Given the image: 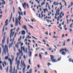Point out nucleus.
<instances>
[{"label":"nucleus","mask_w":73,"mask_h":73,"mask_svg":"<svg viewBox=\"0 0 73 73\" xmlns=\"http://www.w3.org/2000/svg\"><path fill=\"white\" fill-rule=\"evenodd\" d=\"M2 46L3 48V53H4L5 55H6V50L7 54H9V52H8V46H7V44H5V48L3 44Z\"/></svg>","instance_id":"obj_1"},{"label":"nucleus","mask_w":73,"mask_h":73,"mask_svg":"<svg viewBox=\"0 0 73 73\" xmlns=\"http://www.w3.org/2000/svg\"><path fill=\"white\" fill-rule=\"evenodd\" d=\"M8 61L10 62V64L11 65L10 66V69H12V59H11V58H9L8 59Z\"/></svg>","instance_id":"obj_2"},{"label":"nucleus","mask_w":73,"mask_h":73,"mask_svg":"<svg viewBox=\"0 0 73 73\" xmlns=\"http://www.w3.org/2000/svg\"><path fill=\"white\" fill-rule=\"evenodd\" d=\"M63 50H65V52H68V50H66V48H63L61 49L60 50V52H62V51Z\"/></svg>","instance_id":"obj_3"},{"label":"nucleus","mask_w":73,"mask_h":73,"mask_svg":"<svg viewBox=\"0 0 73 73\" xmlns=\"http://www.w3.org/2000/svg\"><path fill=\"white\" fill-rule=\"evenodd\" d=\"M18 51L19 54H21V56H23V53L22 50H20V49H18Z\"/></svg>","instance_id":"obj_4"},{"label":"nucleus","mask_w":73,"mask_h":73,"mask_svg":"<svg viewBox=\"0 0 73 73\" xmlns=\"http://www.w3.org/2000/svg\"><path fill=\"white\" fill-rule=\"evenodd\" d=\"M18 25V19L17 18H16L15 19V26L17 27Z\"/></svg>","instance_id":"obj_5"},{"label":"nucleus","mask_w":73,"mask_h":73,"mask_svg":"<svg viewBox=\"0 0 73 73\" xmlns=\"http://www.w3.org/2000/svg\"><path fill=\"white\" fill-rule=\"evenodd\" d=\"M8 19H7L5 21V25H4V26H5V27H7V26L8 24Z\"/></svg>","instance_id":"obj_6"},{"label":"nucleus","mask_w":73,"mask_h":73,"mask_svg":"<svg viewBox=\"0 0 73 73\" xmlns=\"http://www.w3.org/2000/svg\"><path fill=\"white\" fill-rule=\"evenodd\" d=\"M19 65H20V60H19L17 61V69L18 70L19 69Z\"/></svg>","instance_id":"obj_7"},{"label":"nucleus","mask_w":73,"mask_h":73,"mask_svg":"<svg viewBox=\"0 0 73 73\" xmlns=\"http://www.w3.org/2000/svg\"><path fill=\"white\" fill-rule=\"evenodd\" d=\"M21 50H23L24 52H25V48H24V46H23V47L22 46H21Z\"/></svg>","instance_id":"obj_8"},{"label":"nucleus","mask_w":73,"mask_h":73,"mask_svg":"<svg viewBox=\"0 0 73 73\" xmlns=\"http://www.w3.org/2000/svg\"><path fill=\"white\" fill-rule=\"evenodd\" d=\"M50 56L51 57L50 58L51 61L53 60H54V56H53L52 55H50Z\"/></svg>","instance_id":"obj_9"},{"label":"nucleus","mask_w":73,"mask_h":73,"mask_svg":"<svg viewBox=\"0 0 73 73\" xmlns=\"http://www.w3.org/2000/svg\"><path fill=\"white\" fill-rule=\"evenodd\" d=\"M23 29H25V30H27V27H26V26L25 25H23Z\"/></svg>","instance_id":"obj_10"},{"label":"nucleus","mask_w":73,"mask_h":73,"mask_svg":"<svg viewBox=\"0 0 73 73\" xmlns=\"http://www.w3.org/2000/svg\"><path fill=\"white\" fill-rule=\"evenodd\" d=\"M25 34V31H23L21 32V35H24Z\"/></svg>","instance_id":"obj_11"},{"label":"nucleus","mask_w":73,"mask_h":73,"mask_svg":"<svg viewBox=\"0 0 73 73\" xmlns=\"http://www.w3.org/2000/svg\"><path fill=\"white\" fill-rule=\"evenodd\" d=\"M51 61L53 62H57V60H56V59H54Z\"/></svg>","instance_id":"obj_12"},{"label":"nucleus","mask_w":73,"mask_h":73,"mask_svg":"<svg viewBox=\"0 0 73 73\" xmlns=\"http://www.w3.org/2000/svg\"><path fill=\"white\" fill-rule=\"evenodd\" d=\"M62 55H64V56H65L66 55V53L64 51H62L61 54Z\"/></svg>","instance_id":"obj_13"},{"label":"nucleus","mask_w":73,"mask_h":73,"mask_svg":"<svg viewBox=\"0 0 73 73\" xmlns=\"http://www.w3.org/2000/svg\"><path fill=\"white\" fill-rule=\"evenodd\" d=\"M8 56H5V60H8Z\"/></svg>","instance_id":"obj_14"},{"label":"nucleus","mask_w":73,"mask_h":73,"mask_svg":"<svg viewBox=\"0 0 73 73\" xmlns=\"http://www.w3.org/2000/svg\"><path fill=\"white\" fill-rule=\"evenodd\" d=\"M20 30V28H19V27H18V29H17V34L18 33V31H19Z\"/></svg>","instance_id":"obj_15"},{"label":"nucleus","mask_w":73,"mask_h":73,"mask_svg":"<svg viewBox=\"0 0 73 73\" xmlns=\"http://www.w3.org/2000/svg\"><path fill=\"white\" fill-rule=\"evenodd\" d=\"M0 69L1 70H3V67L1 64H0Z\"/></svg>","instance_id":"obj_16"},{"label":"nucleus","mask_w":73,"mask_h":73,"mask_svg":"<svg viewBox=\"0 0 73 73\" xmlns=\"http://www.w3.org/2000/svg\"><path fill=\"white\" fill-rule=\"evenodd\" d=\"M12 46L11 45V43H10L9 44V48H11V47H12Z\"/></svg>","instance_id":"obj_17"},{"label":"nucleus","mask_w":73,"mask_h":73,"mask_svg":"<svg viewBox=\"0 0 73 73\" xmlns=\"http://www.w3.org/2000/svg\"><path fill=\"white\" fill-rule=\"evenodd\" d=\"M4 42H5V40H2V44L3 45H4Z\"/></svg>","instance_id":"obj_18"},{"label":"nucleus","mask_w":73,"mask_h":73,"mask_svg":"<svg viewBox=\"0 0 73 73\" xmlns=\"http://www.w3.org/2000/svg\"><path fill=\"white\" fill-rule=\"evenodd\" d=\"M22 6L24 9H26V7L24 6V5L23 3H22Z\"/></svg>","instance_id":"obj_19"},{"label":"nucleus","mask_w":73,"mask_h":73,"mask_svg":"<svg viewBox=\"0 0 73 73\" xmlns=\"http://www.w3.org/2000/svg\"><path fill=\"white\" fill-rule=\"evenodd\" d=\"M29 64H30V65H31V59H29Z\"/></svg>","instance_id":"obj_20"},{"label":"nucleus","mask_w":73,"mask_h":73,"mask_svg":"<svg viewBox=\"0 0 73 73\" xmlns=\"http://www.w3.org/2000/svg\"><path fill=\"white\" fill-rule=\"evenodd\" d=\"M16 48H17V49L19 48V45H17V44H15Z\"/></svg>","instance_id":"obj_21"},{"label":"nucleus","mask_w":73,"mask_h":73,"mask_svg":"<svg viewBox=\"0 0 73 73\" xmlns=\"http://www.w3.org/2000/svg\"><path fill=\"white\" fill-rule=\"evenodd\" d=\"M9 42V39L7 38V44H8Z\"/></svg>","instance_id":"obj_22"},{"label":"nucleus","mask_w":73,"mask_h":73,"mask_svg":"<svg viewBox=\"0 0 73 73\" xmlns=\"http://www.w3.org/2000/svg\"><path fill=\"white\" fill-rule=\"evenodd\" d=\"M12 33H10V38H11V37H12Z\"/></svg>","instance_id":"obj_23"},{"label":"nucleus","mask_w":73,"mask_h":73,"mask_svg":"<svg viewBox=\"0 0 73 73\" xmlns=\"http://www.w3.org/2000/svg\"><path fill=\"white\" fill-rule=\"evenodd\" d=\"M68 60L69 62H71L72 61V59L71 58H70L68 59Z\"/></svg>","instance_id":"obj_24"},{"label":"nucleus","mask_w":73,"mask_h":73,"mask_svg":"<svg viewBox=\"0 0 73 73\" xmlns=\"http://www.w3.org/2000/svg\"><path fill=\"white\" fill-rule=\"evenodd\" d=\"M16 35H17V33H15V35H14V37L13 38H15V37H16Z\"/></svg>","instance_id":"obj_25"},{"label":"nucleus","mask_w":73,"mask_h":73,"mask_svg":"<svg viewBox=\"0 0 73 73\" xmlns=\"http://www.w3.org/2000/svg\"><path fill=\"white\" fill-rule=\"evenodd\" d=\"M47 50H52V48H51L50 47L49 48H48L47 49Z\"/></svg>","instance_id":"obj_26"},{"label":"nucleus","mask_w":73,"mask_h":73,"mask_svg":"<svg viewBox=\"0 0 73 73\" xmlns=\"http://www.w3.org/2000/svg\"><path fill=\"white\" fill-rule=\"evenodd\" d=\"M28 25L31 28H32V29H33V27L32 26H31V25Z\"/></svg>","instance_id":"obj_27"},{"label":"nucleus","mask_w":73,"mask_h":73,"mask_svg":"<svg viewBox=\"0 0 73 73\" xmlns=\"http://www.w3.org/2000/svg\"><path fill=\"white\" fill-rule=\"evenodd\" d=\"M28 50L29 51L30 50V46H28Z\"/></svg>","instance_id":"obj_28"},{"label":"nucleus","mask_w":73,"mask_h":73,"mask_svg":"<svg viewBox=\"0 0 73 73\" xmlns=\"http://www.w3.org/2000/svg\"><path fill=\"white\" fill-rule=\"evenodd\" d=\"M39 57H40V59H41L42 57H41V54H39Z\"/></svg>","instance_id":"obj_29"},{"label":"nucleus","mask_w":73,"mask_h":73,"mask_svg":"<svg viewBox=\"0 0 73 73\" xmlns=\"http://www.w3.org/2000/svg\"><path fill=\"white\" fill-rule=\"evenodd\" d=\"M23 58L24 60H25V59H26V58H27L25 57V55H23Z\"/></svg>","instance_id":"obj_30"},{"label":"nucleus","mask_w":73,"mask_h":73,"mask_svg":"<svg viewBox=\"0 0 73 73\" xmlns=\"http://www.w3.org/2000/svg\"><path fill=\"white\" fill-rule=\"evenodd\" d=\"M25 51L26 53H27V52L28 51V48H26V50H25Z\"/></svg>","instance_id":"obj_31"},{"label":"nucleus","mask_w":73,"mask_h":73,"mask_svg":"<svg viewBox=\"0 0 73 73\" xmlns=\"http://www.w3.org/2000/svg\"><path fill=\"white\" fill-rule=\"evenodd\" d=\"M19 54H20L19 53H17V57H18V56H19Z\"/></svg>","instance_id":"obj_32"},{"label":"nucleus","mask_w":73,"mask_h":73,"mask_svg":"<svg viewBox=\"0 0 73 73\" xmlns=\"http://www.w3.org/2000/svg\"><path fill=\"white\" fill-rule=\"evenodd\" d=\"M32 69H31L29 70V73H32Z\"/></svg>","instance_id":"obj_33"},{"label":"nucleus","mask_w":73,"mask_h":73,"mask_svg":"<svg viewBox=\"0 0 73 73\" xmlns=\"http://www.w3.org/2000/svg\"><path fill=\"white\" fill-rule=\"evenodd\" d=\"M53 37L54 38H58V36H53Z\"/></svg>","instance_id":"obj_34"},{"label":"nucleus","mask_w":73,"mask_h":73,"mask_svg":"<svg viewBox=\"0 0 73 73\" xmlns=\"http://www.w3.org/2000/svg\"><path fill=\"white\" fill-rule=\"evenodd\" d=\"M15 31H14L13 33V34H12V37H13V35H14V34L15 33Z\"/></svg>","instance_id":"obj_35"},{"label":"nucleus","mask_w":73,"mask_h":73,"mask_svg":"<svg viewBox=\"0 0 73 73\" xmlns=\"http://www.w3.org/2000/svg\"><path fill=\"white\" fill-rule=\"evenodd\" d=\"M4 62H2V65H3V66L4 68L5 67V66H4Z\"/></svg>","instance_id":"obj_36"},{"label":"nucleus","mask_w":73,"mask_h":73,"mask_svg":"<svg viewBox=\"0 0 73 73\" xmlns=\"http://www.w3.org/2000/svg\"><path fill=\"white\" fill-rule=\"evenodd\" d=\"M43 4H45V2H43L41 4V5H43Z\"/></svg>","instance_id":"obj_37"},{"label":"nucleus","mask_w":73,"mask_h":73,"mask_svg":"<svg viewBox=\"0 0 73 73\" xmlns=\"http://www.w3.org/2000/svg\"><path fill=\"white\" fill-rule=\"evenodd\" d=\"M18 9L20 10V11H21V9L20 7H19L18 8Z\"/></svg>","instance_id":"obj_38"},{"label":"nucleus","mask_w":73,"mask_h":73,"mask_svg":"<svg viewBox=\"0 0 73 73\" xmlns=\"http://www.w3.org/2000/svg\"><path fill=\"white\" fill-rule=\"evenodd\" d=\"M26 14V12H25V11H24L23 13L24 15H25Z\"/></svg>","instance_id":"obj_39"},{"label":"nucleus","mask_w":73,"mask_h":73,"mask_svg":"<svg viewBox=\"0 0 73 73\" xmlns=\"http://www.w3.org/2000/svg\"><path fill=\"white\" fill-rule=\"evenodd\" d=\"M18 58V57L17 56V57H16V59H15V61L16 62H17V60Z\"/></svg>","instance_id":"obj_40"},{"label":"nucleus","mask_w":73,"mask_h":73,"mask_svg":"<svg viewBox=\"0 0 73 73\" xmlns=\"http://www.w3.org/2000/svg\"><path fill=\"white\" fill-rule=\"evenodd\" d=\"M32 55V52H30V54H29V57H31V55Z\"/></svg>","instance_id":"obj_41"},{"label":"nucleus","mask_w":73,"mask_h":73,"mask_svg":"<svg viewBox=\"0 0 73 73\" xmlns=\"http://www.w3.org/2000/svg\"><path fill=\"white\" fill-rule=\"evenodd\" d=\"M13 29H11L10 31V32L11 33H12V32H13Z\"/></svg>","instance_id":"obj_42"},{"label":"nucleus","mask_w":73,"mask_h":73,"mask_svg":"<svg viewBox=\"0 0 73 73\" xmlns=\"http://www.w3.org/2000/svg\"><path fill=\"white\" fill-rule=\"evenodd\" d=\"M32 37H33L34 39H35V40H37V38L33 36H32Z\"/></svg>","instance_id":"obj_43"},{"label":"nucleus","mask_w":73,"mask_h":73,"mask_svg":"<svg viewBox=\"0 0 73 73\" xmlns=\"http://www.w3.org/2000/svg\"><path fill=\"white\" fill-rule=\"evenodd\" d=\"M9 72L10 73H12V69H10V70H9Z\"/></svg>","instance_id":"obj_44"},{"label":"nucleus","mask_w":73,"mask_h":73,"mask_svg":"<svg viewBox=\"0 0 73 73\" xmlns=\"http://www.w3.org/2000/svg\"><path fill=\"white\" fill-rule=\"evenodd\" d=\"M14 20H15V19H14V17H13V23H14V22H15Z\"/></svg>","instance_id":"obj_45"},{"label":"nucleus","mask_w":73,"mask_h":73,"mask_svg":"<svg viewBox=\"0 0 73 73\" xmlns=\"http://www.w3.org/2000/svg\"><path fill=\"white\" fill-rule=\"evenodd\" d=\"M30 68V66L29 65L27 66V69H29V68Z\"/></svg>","instance_id":"obj_46"},{"label":"nucleus","mask_w":73,"mask_h":73,"mask_svg":"<svg viewBox=\"0 0 73 73\" xmlns=\"http://www.w3.org/2000/svg\"><path fill=\"white\" fill-rule=\"evenodd\" d=\"M19 60H21V56H20L19 58Z\"/></svg>","instance_id":"obj_47"},{"label":"nucleus","mask_w":73,"mask_h":73,"mask_svg":"<svg viewBox=\"0 0 73 73\" xmlns=\"http://www.w3.org/2000/svg\"><path fill=\"white\" fill-rule=\"evenodd\" d=\"M27 8H29V5H28V3H27Z\"/></svg>","instance_id":"obj_48"},{"label":"nucleus","mask_w":73,"mask_h":73,"mask_svg":"<svg viewBox=\"0 0 73 73\" xmlns=\"http://www.w3.org/2000/svg\"><path fill=\"white\" fill-rule=\"evenodd\" d=\"M59 17H58V18L57 19V21H59Z\"/></svg>","instance_id":"obj_49"},{"label":"nucleus","mask_w":73,"mask_h":73,"mask_svg":"<svg viewBox=\"0 0 73 73\" xmlns=\"http://www.w3.org/2000/svg\"><path fill=\"white\" fill-rule=\"evenodd\" d=\"M61 57H60V58H58V61H60V60H61Z\"/></svg>","instance_id":"obj_50"},{"label":"nucleus","mask_w":73,"mask_h":73,"mask_svg":"<svg viewBox=\"0 0 73 73\" xmlns=\"http://www.w3.org/2000/svg\"><path fill=\"white\" fill-rule=\"evenodd\" d=\"M70 41V40L69 39H68L67 40V42H69V41Z\"/></svg>","instance_id":"obj_51"},{"label":"nucleus","mask_w":73,"mask_h":73,"mask_svg":"<svg viewBox=\"0 0 73 73\" xmlns=\"http://www.w3.org/2000/svg\"><path fill=\"white\" fill-rule=\"evenodd\" d=\"M13 49L15 52H16V49H15V46L13 47Z\"/></svg>","instance_id":"obj_52"},{"label":"nucleus","mask_w":73,"mask_h":73,"mask_svg":"<svg viewBox=\"0 0 73 73\" xmlns=\"http://www.w3.org/2000/svg\"><path fill=\"white\" fill-rule=\"evenodd\" d=\"M13 13H15V8H14V7H13Z\"/></svg>","instance_id":"obj_53"},{"label":"nucleus","mask_w":73,"mask_h":73,"mask_svg":"<svg viewBox=\"0 0 73 73\" xmlns=\"http://www.w3.org/2000/svg\"><path fill=\"white\" fill-rule=\"evenodd\" d=\"M44 73H48L47 71H46V70H45L44 71Z\"/></svg>","instance_id":"obj_54"},{"label":"nucleus","mask_w":73,"mask_h":73,"mask_svg":"<svg viewBox=\"0 0 73 73\" xmlns=\"http://www.w3.org/2000/svg\"><path fill=\"white\" fill-rule=\"evenodd\" d=\"M69 29V32H72V29Z\"/></svg>","instance_id":"obj_55"},{"label":"nucleus","mask_w":73,"mask_h":73,"mask_svg":"<svg viewBox=\"0 0 73 73\" xmlns=\"http://www.w3.org/2000/svg\"><path fill=\"white\" fill-rule=\"evenodd\" d=\"M56 2H54L53 4L54 5H56Z\"/></svg>","instance_id":"obj_56"},{"label":"nucleus","mask_w":73,"mask_h":73,"mask_svg":"<svg viewBox=\"0 0 73 73\" xmlns=\"http://www.w3.org/2000/svg\"><path fill=\"white\" fill-rule=\"evenodd\" d=\"M23 65L24 66V68H25L26 66L25 65V64H23Z\"/></svg>","instance_id":"obj_57"},{"label":"nucleus","mask_w":73,"mask_h":73,"mask_svg":"<svg viewBox=\"0 0 73 73\" xmlns=\"http://www.w3.org/2000/svg\"><path fill=\"white\" fill-rule=\"evenodd\" d=\"M11 58H12V59H14V56H11Z\"/></svg>","instance_id":"obj_58"},{"label":"nucleus","mask_w":73,"mask_h":73,"mask_svg":"<svg viewBox=\"0 0 73 73\" xmlns=\"http://www.w3.org/2000/svg\"><path fill=\"white\" fill-rule=\"evenodd\" d=\"M18 23H19V25H21V23H20V22H19V21H18Z\"/></svg>","instance_id":"obj_59"},{"label":"nucleus","mask_w":73,"mask_h":73,"mask_svg":"<svg viewBox=\"0 0 73 73\" xmlns=\"http://www.w3.org/2000/svg\"><path fill=\"white\" fill-rule=\"evenodd\" d=\"M43 11H44V13H45L46 12H45V9H43Z\"/></svg>","instance_id":"obj_60"},{"label":"nucleus","mask_w":73,"mask_h":73,"mask_svg":"<svg viewBox=\"0 0 73 73\" xmlns=\"http://www.w3.org/2000/svg\"><path fill=\"white\" fill-rule=\"evenodd\" d=\"M24 5H25V6H26V3H25V2H24Z\"/></svg>","instance_id":"obj_61"},{"label":"nucleus","mask_w":73,"mask_h":73,"mask_svg":"<svg viewBox=\"0 0 73 73\" xmlns=\"http://www.w3.org/2000/svg\"><path fill=\"white\" fill-rule=\"evenodd\" d=\"M11 28H12L13 27V25L11 24Z\"/></svg>","instance_id":"obj_62"},{"label":"nucleus","mask_w":73,"mask_h":73,"mask_svg":"<svg viewBox=\"0 0 73 73\" xmlns=\"http://www.w3.org/2000/svg\"><path fill=\"white\" fill-rule=\"evenodd\" d=\"M48 66H49L50 65V63H48Z\"/></svg>","instance_id":"obj_63"},{"label":"nucleus","mask_w":73,"mask_h":73,"mask_svg":"<svg viewBox=\"0 0 73 73\" xmlns=\"http://www.w3.org/2000/svg\"><path fill=\"white\" fill-rule=\"evenodd\" d=\"M39 49H40V47H38L36 48V50H38Z\"/></svg>","instance_id":"obj_64"}]
</instances>
